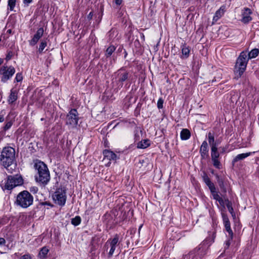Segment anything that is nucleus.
<instances>
[{
	"label": "nucleus",
	"mask_w": 259,
	"mask_h": 259,
	"mask_svg": "<svg viewBox=\"0 0 259 259\" xmlns=\"http://www.w3.org/2000/svg\"><path fill=\"white\" fill-rule=\"evenodd\" d=\"M34 167L37 170L38 176H35L36 182L45 186L50 181V171L46 164L44 162L36 160L34 164Z\"/></svg>",
	"instance_id": "1"
},
{
	"label": "nucleus",
	"mask_w": 259,
	"mask_h": 259,
	"mask_svg": "<svg viewBox=\"0 0 259 259\" xmlns=\"http://www.w3.org/2000/svg\"><path fill=\"white\" fill-rule=\"evenodd\" d=\"M248 58L246 52H242L237 59L235 66V78H239L246 70Z\"/></svg>",
	"instance_id": "2"
},
{
	"label": "nucleus",
	"mask_w": 259,
	"mask_h": 259,
	"mask_svg": "<svg viewBox=\"0 0 259 259\" xmlns=\"http://www.w3.org/2000/svg\"><path fill=\"white\" fill-rule=\"evenodd\" d=\"M33 197L26 190H24L17 195V205L23 208H27L32 204Z\"/></svg>",
	"instance_id": "3"
},
{
	"label": "nucleus",
	"mask_w": 259,
	"mask_h": 259,
	"mask_svg": "<svg viewBox=\"0 0 259 259\" xmlns=\"http://www.w3.org/2000/svg\"><path fill=\"white\" fill-rule=\"evenodd\" d=\"M66 193L67 189L65 187L58 188L52 195L54 202L60 206H64L67 199Z\"/></svg>",
	"instance_id": "4"
},
{
	"label": "nucleus",
	"mask_w": 259,
	"mask_h": 259,
	"mask_svg": "<svg viewBox=\"0 0 259 259\" xmlns=\"http://www.w3.org/2000/svg\"><path fill=\"white\" fill-rule=\"evenodd\" d=\"M15 159V150L11 147L3 148L1 155V161L2 164H6L9 161L11 162Z\"/></svg>",
	"instance_id": "5"
},
{
	"label": "nucleus",
	"mask_w": 259,
	"mask_h": 259,
	"mask_svg": "<svg viewBox=\"0 0 259 259\" xmlns=\"http://www.w3.org/2000/svg\"><path fill=\"white\" fill-rule=\"evenodd\" d=\"M78 113L76 109H72L70 110L66 117V124L75 127L78 121Z\"/></svg>",
	"instance_id": "6"
},
{
	"label": "nucleus",
	"mask_w": 259,
	"mask_h": 259,
	"mask_svg": "<svg viewBox=\"0 0 259 259\" xmlns=\"http://www.w3.org/2000/svg\"><path fill=\"white\" fill-rule=\"evenodd\" d=\"M119 244V235L116 234L113 238L109 239L105 244V247L107 248V250L108 247H110L109 251L108 252V257H111L115 250L116 246Z\"/></svg>",
	"instance_id": "7"
},
{
	"label": "nucleus",
	"mask_w": 259,
	"mask_h": 259,
	"mask_svg": "<svg viewBox=\"0 0 259 259\" xmlns=\"http://www.w3.org/2000/svg\"><path fill=\"white\" fill-rule=\"evenodd\" d=\"M208 247L207 244L203 242L190 252H193L195 254V258L201 259L207 253Z\"/></svg>",
	"instance_id": "8"
},
{
	"label": "nucleus",
	"mask_w": 259,
	"mask_h": 259,
	"mask_svg": "<svg viewBox=\"0 0 259 259\" xmlns=\"http://www.w3.org/2000/svg\"><path fill=\"white\" fill-rule=\"evenodd\" d=\"M114 75L113 82L116 83L118 87H122L123 82L128 77V73L122 69H120L115 73Z\"/></svg>",
	"instance_id": "9"
},
{
	"label": "nucleus",
	"mask_w": 259,
	"mask_h": 259,
	"mask_svg": "<svg viewBox=\"0 0 259 259\" xmlns=\"http://www.w3.org/2000/svg\"><path fill=\"white\" fill-rule=\"evenodd\" d=\"M15 69L10 66H3L0 70V73L3 75L2 81H6L15 73Z\"/></svg>",
	"instance_id": "10"
},
{
	"label": "nucleus",
	"mask_w": 259,
	"mask_h": 259,
	"mask_svg": "<svg viewBox=\"0 0 259 259\" xmlns=\"http://www.w3.org/2000/svg\"><path fill=\"white\" fill-rule=\"evenodd\" d=\"M2 188L11 190L16 187V177L15 176H8L7 180L4 184H2Z\"/></svg>",
	"instance_id": "11"
},
{
	"label": "nucleus",
	"mask_w": 259,
	"mask_h": 259,
	"mask_svg": "<svg viewBox=\"0 0 259 259\" xmlns=\"http://www.w3.org/2000/svg\"><path fill=\"white\" fill-rule=\"evenodd\" d=\"M220 153L218 151V147L211 148V158L212 161L213 165L217 168H221V162L219 160Z\"/></svg>",
	"instance_id": "12"
},
{
	"label": "nucleus",
	"mask_w": 259,
	"mask_h": 259,
	"mask_svg": "<svg viewBox=\"0 0 259 259\" xmlns=\"http://www.w3.org/2000/svg\"><path fill=\"white\" fill-rule=\"evenodd\" d=\"M251 14L252 11L249 8H244L242 9L241 11V22L243 23H248L250 22L252 20V18L250 16Z\"/></svg>",
	"instance_id": "13"
},
{
	"label": "nucleus",
	"mask_w": 259,
	"mask_h": 259,
	"mask_svg": "<svg viewBox=\"0 0 259 259\" xmlns=\"http://www.w3.org/2000/svg\"><path fill=\"white\" fill-rule=\"evenodd\" d=\"M199 152L201 159H206L209 157L208 147L206 141H204L200 147Z\"/></svg>",
	"instance_id": "14"
},
{
	"label": "nucleus",
	"mask_w": 259,
	"mask_h": 259,
	"mask_svg": "<svg viewBox=\"0 0 259 259\" xmlns=\"http://www.w3.org/2000/svg\"><path fill=\"white\" fill-rule=\"evenodd\" d=\"M226 11V6L225 5L222 6L220 8L217 10L213 17L212 23L214 24L217 22L224 14Z\"/></svg>",
	"instance_id": "15"
},
{
	"label": "nucleus",
	"mask_w": 259,
	"mask_h": 259,
	"mask_svg": "<svg viewBox=\"0 0 259 259\" xmlns=\"http://www.w3.org/2000/svg\"><path fill=\"white\" fill-rule=\"evenodd\" d=\"M202 178L203 181L208 187L210 192L216 189V188L214 184L212 182H211L210 178L208 177V175L206 172H204L203 173V175H202Z\"/></svg>",
	"instance_id": "16"
},
{
	"label": "nucleus",
	"mask_w": 259,
	"mask_h": 259,
	"mask_svg": "<svg viewBox=\"0 0 259 259\" xmlns=\"http://www.w3.org/2000/svg\"><path fill=\"white\" fill-rule=\"evenodd\" d=\"M44 30L43 28H39L36 31V33L34 35L32 39L30 41V44L31 46H34L38 42L39 39L43 35Z\"/></svg>",
	"instance_id": "17"
},
{
	"label": "nucleus",
	"mask_w": 259,
	"mask_h": 259,
	"mask_svg": "<svg viewBox=\"0 0 259 259\" xmlns=\"http://www.w3.org/2000/svg\"><path fill=\"white\" fill-rule=\"evenodd\" d=\"M103 154L104 155V159H107V160H115L117 158L116 155L110 150H104L103 151Z\"/></svg>",
	"instance_id": "18"
},
{
	"label": "nucleus",
	"mask_w": 259,
	"mask_h": 259,
	"mask_svg": "<svg viewBox=\"0 0 259 259\" xmlns=\"http://www.w3.org/2000/svg\"><path fill=\"white\" fill-rule=\"evenodd\" d=\"M252 153H254V152L238 154L233 158L232 162V164L234 165L238 161L243 160L244 159L251 155Z\"/></svg>",
	"instance_id": "19"
},
{
	"label": "nucleus",
	"mask_w": 259,
	"mask_h": 259,
	"mask_svg": "<svg viewBox=\"0 0 259 259\" xmlns=\"http://www.w3.org/2000/svg\"><path fill=\"white\" fill-rule=\"evenodd\" d=\"M6 169L9 172L13 174L15 172L16 169V161L15 160H12L11 162L10 161L6 164H2Z\"/></svg>",
	"instance_id": "20"
},
{
	"label": "nucleus",
	"mask_w": 259,
	"mask_h": 259,
	"mask_svg": "<svg viewBox=\"0 0 259 259\" xmlns=\"http://www.w3.org/2000/svg\"><path fill=\"white\" fill-rule=\"evenodd\" d=\"M208 140L209 144L210 145L211 148H212L213 147H218V146L219 145V142H218L217 141L216 142L214 141V135H213V133H212L211 132L208 133Z\"/></svg>",
	"instance_id": "21"
},
{
	"label": "nucleus",
	"mask_w": 259,
	"mask_h": 259,
	"mask_svg": "<svg viewBox=\"0 0 259 259\" xmlns=\"http://www.w3.org/2000/svg\"><path fill=\"white\" fill-rule=\"evenodd\" d=\"M216 178L217 179V182L221 189V191L225 195H226V193L227 192V189L224 184V180L222 178H220L218 175L216 176Z\"/></svg>",
	"instance_id": "22"
},
{
	"label": "nucleus",
	"mask_w": 259,
	"mask_h": 259,
	"mask_svg": "<svg viewBox=\"0 0 259 259\" xmlns=\"http://www.w3.org/2000/svg\"><path fill=\"white\" fill-rule=\"evenodd\" d=\"M191 133L187 128H183L180 133L181 139L182 140H187L190 138Z\"/></svg>",
	"instance_id": "23"
},
{
	"label": "nucleus",
	"mask_w": 259,
	"mask_h": 259,
	"mask_svg": "<svg viewBox=\"0 0 259 259\" xmlns=\"http://www.w3.org/2000/svg\"><path fill=\"white\" fill-rule=\"evenodd\" d=\"M233 238H231L230 237H228V239L225 242L224 244V251L221 254V256H223L224 254H226L228 252L227 249H229V247L231 244V241Z\"/></svg>",
	"instance_id": "24"
},
{
	"label": "nucleus",
	"mask_w": 259,
	"mask_h": 259,
	"mask_svg": "<svg viewBox=\"0 0 259 259\" xmlns=\"http://www.w3.org/2000/svg\"><path fill=\"white\" fill-rule=\"evenodd\" d=\"M149 145V141L148 140H144L138 143L137 147L140 149H144L148 147Z\"/></svg>",
	"instance_id": "25"
},
{
	"label": "nucleus",
	"mask_w": 259,
	"mask_h": 259,
	"mask_svg": "<svg viewBox=\"0 0 259 259\" xmlns=\"http://www.w3.org/2000/svg\"><path fill=\"white\" fill-rule=\"evenodd\" d=\"M49 251V250L48 248H47L46 247H44L40 250L38 255L40 257V258H41L42 259L45 258H46L47 255Z\"/></svg>",
	"instance_id": "26"
},
{
	"label": "nucleus",
	"mask_w": 259,
	"mask_h": 259,
	"mask_svg": "<svg viewBox=\"0 0 259 259\" xmlns=\"http://www.w3.org/2000/svg\"><path fill=\"white\" fill-rule=\"evenodd\" d=\"M259 53V50L257 49H254L252 50L248 54L247 58L249 59L255 58Z\"/></svg>",
	"instance_id": "27"
},
{
	"label": "nucleus",
	"mask_w": 259,
	"mask_h": 259,
	"mask_svg": "<svg viewBox=\"0 0 259 259\" xmlns=\"http://www.w3.org/2000/svg\"><path fill=\"white\" fill-rule=\"evenodd\" d=\"M190 51V50L189 47H187L184 45L183 46L182 48V53L184 58H187L189 57Z\"/></svg>",
	"instance_id": "28"
},
{
	"label": "nucleus",
	"mask_w": 259,
	"mask_h": 259,
	"mask_svg": "<svg viewBox=\"0 0 259 259\" xmlns=\"http://www.w3.org/2000/svg\"><path fill=\"white\" fill-rule=\"evenodd\" d=\"M81 221V218L79 216H76L71 219V224L75 226H77L80 224Z\"/></svg>",
	"instance_id": "29"
},
{
	"label": "nucleus",
	"mask_w": 259,
	"mask_h": 259,
	"mask_svg": "<svg viewBox=\"0 0 259 259\" xmlns=\"http://www.w3.org/2000/svg\"><path fill=\"white\" fill-rule=\"evenodd\" d=\"M115 50V48L114 47V46H110V47H109L107 49L106 52V55L107 56V57L110 56L112 55V54L114 52Z\"/></svg>",
	"instance_id": "30"
},
{
	"label": "nucleus",
	"mask_w": 259,
	"mask_h": 259,
	"mask_svg": "<svg viewBox=\"0 0 259 259\" xmlns=\"http://www.w3.org/2000/svg\"><path fill=\"white\" fill-rule=\"evenodd\" d=\"M210 193L212 196L213 198L216 201H218L221 198L219 195V192L217 191L216 189L211 191Z\"/></svg>",
	"instance_id": "31"
},
{
	"label": "nucleus",
	"mask_w": 259,
	"mask_h": 259,
	"mask_svg": "<svg viewBox=\"0 0 259 259\" xmlns=\"http://www.w3.org/2000/svg\"><path fill=\"white\" fill-rule=\"evenodd\" d=\"M210 193L212 196L213 198L216 201H218L221 198L219 195V192L217 191L216 189L211 191Z\"/></svg>",
	"instance_id": "32"
},
{
	"label": "nucleus",
	"mask_w": 259,
	"mask_h": 259,
	"mask_svg": "<svg viewBox=\"0 0 259 259\" xmlns=\"http://www.w3.org/2000/svg\"><path fill=\"white\" fill-rule=\"evenodd\" d=\"M210 193L212 196L213 198L216 201H218L221 198L219 195V192L217 191L216 189L211 191Z\"/></svg>",
	"instance_id": "33"
},
{
	"label": "nucleus",
	"mask_w": 259,
	"mask_h": 259,
	"mask_svg": "<svg viewBox=\"0 0 259 259\" xmlns=\"http://www.w3.org/2000/svg\"><path fill=\"white\" fill-rule=\"evenodd\" d=\"M16 0H9L8 9L10 11H13L15 6Z\"/></svg>",
	"instance_id": "34"
},
{
	"label": "nucleus",
	"mask_w": 259,
	"mask_h": 259,
	"mask_svg": "<svg viewBox=\"0 0 259 259\" xmlns=\"http://www.w3.org/2000/svg\"><path fill=\"white\" fill-rule=\"evenodd\" d=\"M182 259H198L195 258V254L193 252H189L187 254L184 255Z\"/></svg>",
	"instance_id": "35"
},
{
	"label": "nucleus",
	"mask_w": 259,
	"mask_h": 259,
	"mask_svg": "<svg viewBox=\"0 0 259 259\" xmlns=\"http://www.w3.org/2000/svg\"><path fill=\"white\" fill-rule=\"evenodd\" d=\"M227 201H228V204H227V207L229 211L232 215V216L235 215V214L234 213L233 208L231 205V204L229 201L228 199H227Z\"/></svg>",
	"instance_id": "36"
},
{
	"label": "nucleus",
	"mask_w": 259,
	"mask_h": 259,
	"mask_svg": "<svg viewBox=\"0 0 259 259\" xmlns=\"http://www.w3.org/2000/svg\"><path fill=\"white\" fill-rule=\"evenodd\" d=\"M227 251L228 252L226 253V254H224L223 256H221L220 255V257H223L226 256V257L224 259H231L233 256L232 252H230L229 250H228V249H227Z\"/></svg>",
	"instance_id": "37"
},
{
	"label": "nucleus",
	"mask_w": 259,
	"mask_h": 259,
	"mask_svg": "<svg viewBox=\"0 0 259 259\" xmlns=\"http://www.w3.org/2000/svg\"><path fill=\"white\" fill-rule=\"evenodd\" d=\"M47 46V42L46 41H42L39 45V47L38 49V51L39 52H41Z\"/></svg>",
	"instance_id": "38"
},
{
	"label": "nucleus",
	"mask_w": 259,
	"mask_h": 259,
	"mask_svg": "<svg viewBox=\"0 0 259 259\" xmlns=\"http://www.w3.org/2000/svg\"><path fill=\"white\" fill-rule=\"evenodd\" d=\"M24 181L21 175L18 176L17 174V186H22L23 184Z\"/></svg>",
	"instance_id": "39"
},
{
	"label": "nucleus",
	"mask_w": 259,
	"mask_h": 259,
	"mask_svg": "<svg viewBox=\"0 0 259 259\" xmlns=\"http://www.w3.org/2000/svg\"><path fill=\"white\" fill-rule=\"evenodd\" d=\"M226 231L229 234V237H230L231 238H233V233L231 228V226H228L227 227H225Z\"/></svg>",
	"instance_id": "40"
},
{
	"label": "nucleus",
	"mask_w": 259,
	"mask_h": 259,
	"mask_svg": "<svg viewBox=\"0 0 259 259\" xmlns=\"http://www.w3.org/2000/svg\"><path fill=\"white\" fill-rule=\"evenodd\" d=\"M163 100L162 98H159L157 102V107L158 109L163 108Z\"/></svg>",
	"instance_id": "41"
},
{
	"label": "nucleus",
	"mask_w": 259,
	"mask_h": 259,
	"mask_svg": "<svg viewBox=\"0 0 259 259\" xmlns=\"http://www.w3.org/2000/svg\"><path fill=\"white\" fill-rule=\"evenodd\" d=\"M14 55V53L11 52V51H9L7 56H6V60L7 61H9L10 60L12 56Z\"/></svg>",
	"instance_id": "42"
},
{
	"label": "nucleus",
	"mask_w": 259,
	"mask_h": 259,
	"mask_svg": "<svg viewBox=\"0 0 259 259\" xmlns=\"http://www.w3.org/2000/svg\"><path fill=\"white\" fill-rule=\"evenodd\" d=\"M38 189L36 186L31 187L30 188V191L33 194H36L37 193Z\"/></svg>",
	"instance_id": "43"
},
{
	"label": "nucleus",
	"mask_w": 259,
	"mask_h": 259,
	"mask_svg": "<svg viewBox=\"0 0 259 259\" xmlns=\"http://www.w3.org/2000/svg\"><path fill=\"white\" fill-rule=\"evenodd\" d=\"M12 124L13 123L11 121H7L4 127L5 130H8L11 127Z\"/></svg>",
	"instance_id": "44"
},
{
	"label": "nucleus",
	"mask_w": 259,
	"mask_h": 259,
	"mask_svg": "<svg viewBox=\"0 0 259 259\" xmlns=\"http://www.w3.org/2000/svg\"><path fill=\"white\" fill-rule=\"evenodd\" d=\"M222 218H223V223L230 222V221L229 220V218H228V217L227 214L223 213L222 214Z\"/></svg>",
	"instance_id": "45"
},
{
	"label": "nucleus",
	"mask_w": 259,
	"mask_h": 259,
	"mask_svg": "<svg viewBox=\"0 0 259 259\" xmlns=\"http://www.w3.org/2000/svg\"><path fill=\"white\" fill-rule=\"evenodd\" d=\"M20 259H31V256L28 254H26L21 256Z\"/></svg>",
	"instance_id": "46"
},
{
	"label": "nucleus",
	"mask_w": 259,
	"mask_h": 259,
	"mask_svg": "<svg viewBox=\"0 0 259 259\" xmlns=\"http://www.w3.org/2000/svg\"><path fill=\"white\" fill-rule=\"evenodd\" d=\"M6 243V240L3 238H0V246H3Z\"/></svg>",
	"instance_id": "47"
},
{
	"label": "nucleus",
	"mask_w": 259,
	"mask_h": 259,
	"mask_svg": "<svg viewBox=\"0 0 259 259\" xmlns=\"http://www.w3.org/2000/svg\"><path fill=\"white\" fill-rule=\"evenodd\" d=\"M23 79V77L21 74H17V82L21 81Z\"/></svg>",
	"instance_id": "48"
},
{
	"label": "nucleus",
	"mask_w": 259,
	"mask_h": 259,
	"mask_svg": "<svg viewBox=\"0 0 259 259\" xmlns=\"http://www.w3.org/2000/svg\"><path fill=\"white\" fill-rule=\"evenodd\" d=\"M218 202H219V203L221 205L224 206V205H225L224 200L223 199V198L222 197L219 200Z\"/></svg>",
	"instance_id": "49"
},
{
	"label": "nucleus",
	"mask_w": 259,
	"mask_h": 259,
	"mask_svg": "<svg viewBox=\"0 0 259 259\" xmlns=\"http://www.w3.org/2000/svg\"><path fill=\"white\" fill-rule=\"evenodd\" d=\"M228 147H221V153H223L226 152V150H227Z\"/></svg>",
	"instance_id": "50"
},
{
	"label": "nucleus",
	"mask_w": 259,
	"mask_h": 259,
	"mask_svg": "<svg viewBox=\"0 0 259 259\" xmlns=\"http://www.w3.org/2000/svg\"><path fill=\"white\" fill-rule=\"evenodd\" d=\"M114 1L117 5H120L122 3V0H114Z\"/></svg>",
	"instance_id": "51"
},
{
	"label": "nucleus",
	"mask_w": 259,
	"mask_h": 259,
	"mask_svg": "<svg viewBox=\"0 0 259 259\" xmlns=\"http://www.w3.org/2000/svg\"><path fill=\"white\" fill-rule=\"evenodd\" d=\"M223 223L225 226V227H227L228 226H231L230 222H225V223Z\"/></svg>",
	"instance_id": "52"
},
{
	"label": "nucleus",
	"mask_w": 259,
	"mask_h": 259,
	"mask_svg": "<svg viewBox=\"0 0 259 259\" xmlns=\"http://www.w3.org/2000/svg\"><path fill=\"white\" fill-rule=\"evenodd\" d=\"M4 119H5V118H4V116H1L0 117V122H3L4 121Z\"/></svg>",
	"instance_id": "53"
},
{
	"label": "nucleus",
	"mask_w": 259,
	"mask_h": 259,
	"mask_svg": "<svg viewBox=\"0 0 259 259\" xmlns=\"http://www.w3.org/2000/svg\"><path fill=\"white\" fill-rule=\"evenodd\" d=\"M32 1V0H24V3H27V4H29L30 3H31Z\"/></svg>",
	"instance_id": "54"
},
{
	"label": "nucleus",
	"mask_w": 259,
	"mask_h": 259,
	"mask_svg": "<svg viewBox=\"0 0 259 259\" xmlns=\"http://www.w3.org/2000/svg\"><path fill=\"white\" fill-rule=\"evenodd\" d=\"M3 59L0 58V65L3 63Z\"/></svg>",
	"instance_id": "55"
},
{
	"label": "nucleus",
	"mask_w": 259,
	"mask_h": 259,
	"mask_svg": "<svg viewBox=\"0 0 259 259\" xmlns=\"http://www.w3.org/2000/svg\"><path fill=\"white\" fill-rule=\"evenodd\" d=\"M7 32L9 33H11L12 32V29H9L7 30Z\"/></svg>",
	"instance_id": "56"
},
{
	"label": "nucleus",
	"mask_w": 259,
	"mask_h": 259,
	"mask_svg": "<svg viewBox=\"0 0 259 259\" xmlns=\"http://www.w3.org/2000/svg\"><path fill=\"white\" fill-rule=\"evenodd\" d=\"M110 162H109L108 163V164H107L106 165H107V166H109V165H110Z\"/></svg>",
	"instance_id": "57"
},
{
	"label": "nucleus",
	"mask_w": 259,
	"mask_h": 259,
	"mask_svg": "<svg viewBox=\"0 0 259 259\" xmlns=\"http://www.w3.org/2000/svg\"><path fill=\"white\" fill-rule=\"evenodd\" d=\"M141 227H142V226H140V227H139V230H140Z\"/></svg>",
	"instance_id": "58"
},
{
	"label": "nucleus",
	"mask_w": 259,
	"mask_h": 259,
	"mask_svg": "<svg viewBox=\"0 0 259 259\" xmlns=\"http://www.w3.org/2000/svg\"><path fill=\"white\" fill-rule=\"evenodd\" d=\"M89 2L91 1V0H88Z\"/></svg>",
	"instance_id": "59"
}]
</instances>
